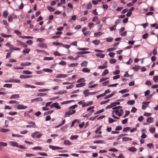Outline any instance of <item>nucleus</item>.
<instances>
[{"label":"nucleus","instance_id":"obj_28","mask_svg":"<svg viewBox=\"0 0 158 158\" xmlns=\"http://www.w3.org/2000/svg\"><path fill=\"white\" fill-rule=\"evenodd\" d=\"M100 41L99 40H95L93 41L92 43L95 45H98L100 43Z\"/></svg>","mask_w":158,"mask_h":158},{"label":"nucleus","instance_id":"obj_8","mask_svg":"<svg viewBox=\"0 0 158 158\" xmlns=\"http://www.w3.org/2000/svg\"><path fill=\"white\" fill-rule=\"evenodd\" d=\"M49 147L54 150H56V149H63L62 148L58 147L57 146H55L52 145H50L49 146Z\"/></svg>","mask_w":158,"mask_h":158},{"label":"nucleus","instance_id":"obj_63","mask_svg":"<svg viewBox=\"0 0 158 158\" xmlns=\"http://www.w3.org/2000/svg\"><path fill=\"white\" fill-rule=\"evenodd\" d=\"M147 147L149 148H151L152 147H153V144L152 143H148L147 144Z\"/></svg>","mask_w":158,"mask_h":158},{"label":"nucleus","instance_id":"obj_59","mask_svg":"<svg viewBox=\"0 0 158 158\" xmlns=\"http://www.w3.org/2000/svg\"><path fill=\"white\" fill-rule=\"evenodd\" d=\"M150 131L152 133H154L155 131V128L152 127L150 129Z\"/></svg>","mask_w":158,"mask_h":158},{"label":"nucleus","instance_id":"obj_20","mask_svg":"<svg viewBox=\"0 0 158 158\" xmlns=\"http://www.w3.org/2000/svg\"><path fill=\"white\" fill-rule=\"evenodd\" d=\"M88 62L86 61H84L81 64V65L83 67H86L87 65Z\"/></svg>","mask_w":158,"mask_h":158},{"label":"nucleus","instance_id":"obj_25","mask_svg":"<svg viewBox=\"0 0 158 158\" xmlns=\"http://www.w3.org/2000/svg\"><path fill=\"white\" fill-rule=\"evenodd\" d=\"M23 73L25 74H31L32 73L29 70H23Z\"/></svg>","mask_w":158,"mask_h":158},{"label":"nucleus","instance_id":"obj_4","mask_svg":"<svg viewBox=\"0 0 158 158\" xmlns=\"http://www.w3.org/2000/svg\"><path fill=\"white\" fill-rule=\"evenodd\" d=\"M17 43H18V45H21L22 46L23 48H26L27 47V45L25 44L22 41H20L19 40L16 41Z\"/></svg>","mask_w":158,"mask_h":158},{"label":"nucleus","instance_id":"obj_57","mask_svg":"<svg viewBox=\"0 0 158 158\" xmlns=\"http://www.w3.org/2000/svg\"><path fill=\"white\" fill-rule=\"evenodd\" d=\"M92 5L91 3L89 2L88 3L87 8L88 9H91L92 7Z\"/></svg>","mask_w":158,"mask_h":158},{"label":"nucleus","instance_id":"obj_31","mask_svg":"<svg viewBox=\"0 0 158 158\" xmlns=\"http://www.w3.org/2000/svg\"><path fill=\"white\" fill-rule=\"evenodd\" d=\"M47 8L50 12H53L55 11V9L51 6H48Z\"/></svg>","mask_w":158,"mask_h":158},{"label":"nucleus","instance_id":"obj_2","mask_svg":"<svg viewBox=\"0 0 158 158\" xmlns=\"http://www.w3.org/2000/svg\"><path fill=\"white\" fill-rule=\"evenodd\" d=\"M76 112L75 110H71L69 111L66 112L64 117H69L70 115L74 114Z\"/></svg>","mask_w":158,"mask_h":158},{"label":"nucleus","instance_id":"obj_37","mask_svg":"<svg viewBox=\"0 0 158 158\" xmlns=\"http://www.w3.org/2000/svg\"><path fill=\"white\" fill-rule=\"evenodd\" d=\"M6 45L8 46L10 48V50L12 51V48H13V46L12 45L9 43H7L6 44Z\"/></svg>","mask_w":158,"mask_h":158},{"label":"nucleus","instance_id":"obj_58","mask_svg":"<svg viewBox=\"0 0 158 158\" xmlns=\"http://www.w3.org/2000/svg\"><path fill=\"white\" fill-rule=\"evenodd\" d=\"M9 103L10 104L16 103V104H18L19 103V102H17L16 101H13V100L10 101H9Z\"/></svg>","mask_w":158,"mask_h":158},{"label":"nucleus","instance_id":"obj_22","mask_svg":"<svg viewBox=\"0 0 158 158\" xmlns=\"http://www.w3.org/2000/svg\"><path fill=\"white\" fill-rule=\"evenodd\" d=\"M135 101L134 100H128L127 102V104L129 105H133L135 104Z\"/></svg>","mask_w":158,"mask_h":158},{"label":"nucleus","instance_id":"obj_15","mask_svg":"<svg viewBox=\"0 0 158 158\" xmlns=\"http://www.w3.org/2000/svg\"><path fill=\"white\" fill-rule=\"evenodd\" d=\"M24 86L26 88H35L36 86L34 85H31L27 84H25L24 85Z\"/></svg>","mask_w":158,"mask_h":158},{"label":"nucleus","instance_id":"obj_35","mask_svg":"<svg viewBox=\"0 0 158 158\" xmlns=\"http://www.w3.org/2000/svg\"><path fill=\"white\" fill-rule=\"evenodd\" d=\"M132 139L131 138H129L127 137H124L123 138V141H127L131 140Z\"/></svg>","mask_w":158,"mask_h":158},{"label":"nucleus","instance_id":"obj_12","mask_svg":"<svg viewBox=\"0 0 158 158\" xmlns=\"http://www.w3.org/2000/svg\"><path fill=\"white\" fill-rule=\"evenodd\" d=\"M7 145V144L6 143L0 142V149H2L3 147H6Z\"/></svg>","mask_w":158,"mask_h":158},{"label":"nucleus","instance_id":"obj_32","mask_svg":"<svg viewBox=\"0 0 158 158\" xmlns=\"http://www.w3.org/2000/svg\"><path fill=\"white\" fill-rule=\"evenodd\" d=\"M12 84H6L4 85L3 87L8 88H11L12 87Z\"/></svg>","mask_w":158,"mask_h":158},{"label":"nucleus","instance_id":"obj_56","mask_svg":"<svg viewBox=\"0 0 158 158\" xmlns=\"http://www.w3.org/2000/svg\"><path fill=\"white\" fill-rule=\"evenodd\" d=\"M104 109H102L101 110H99L97 112L95 113L94 114V115H96L97 114H99V113H102L104 111Z\"/></svg>","mask_w":158,"mask_h":158},{"label":"nucleus","instance_id":"obj_52","mask_svg":"<svg viewBox=\"0 0 158 158\" xmlns=\"http://www.w3.org/2000/svg\"><path fill=\"white\" fill-rule=\"evenodd\" d=\"M53 44L56 46H59L60 45H62L63 44L61 43H58L54 42L53 43Z\"/></svg>","mask_w":158,"mask_h":158},{"label":"nucleus","instance_id":"obj_42","mask_svg":"<svg viewBox=\"0 0 158 158\" xmlns=\"http://www.w3.org/2000/svg\"><path fill=\"white\" fill-rule=\"evenodd\" d=\"M8 15V12L7 11L5 10L4 11L3 13V17L4 18H6Z\"/></svg>","mask_w":158,"mask_h":158},{"label":"nucleus","instance_id":"obj_43","mask_svg":"<svg viewBox=\"0 0 158 158\" xmlns=\"http://www.w3.org/2000/svg\"><path fill=\"white\" fill-rule=\"evenodd\" d=\"M53 59V58L52 57H44V60H49Z\"/></svg>","mask_w":158,"mask_h":158},{"label":"nucleus","instance_id":"obj_64","mask_svg":"<svg viewBox=\"0 0 158 158\" xmlns=\"http://www.w3.org/2000/svg\"><path fill=\"white\" fill-rule=\"evenodd\" d=\"M122 127L120 126H118L115 128V130L116 131H119L122 129Z\"/></svg>","mask_w":158,"mask_h":158},{"label":"nucleus","instance_id":"obj_51","mask_svg":"<svg viewBox=\"0 0 158 158\" xmlns=\"http://www.w3.org/2000/svg\"><path fill=\"white\" fill-rule=\"evenodd\" d=\"M85 81V80L84 78H81L77 81V83H80L81 82H84Z\"/></svg>","mask_w":158,"mask_h":158},{"label":"nucleus","instance_id":"obj_40","mask_svg":"<svg viewBox=\"0 0 158 158\" xmlns=\"http://www.w3.org/2000/svg\"><path fill=\"white\" fill-rule=\"evenodd\" d=\"M109 61L111 64H114L116 62L117 60L114 59H111Z\"/></svg>","mask_w":158,"mask_h":158},{"label":"nucleus","instance_id":"obj_6","mask_svg":"<svg viewBox=\"0 0 158 158\" xmlns=\"http://www.w3.org/2000/svg\"><path fill=\"white\" fill-rule=\"evenodd\" d=\"M68 75L65 74H58L56 76V78H65L68 76Z\"/></svg>","mask_w":158,"mask_h":158},{"label":"nucleus","instance_id":"obj_19","mask_svg":"<svg viewBox=\"0 0 158 158\" xmlns=\"http://www.w3.org/2000/svg\"><path fill=\"white\" fill-rule=\"evenodd\" d=\"M94 143H104L105 141L104 140H98L94 141Z\"/></svg>","mask_w":158,"mask_h":158},{"label":"nucleus","instance_id":"obj_60","mask_svg":"<svg viewBox=\"0 0 158 158\" xmlns=\"http://www.w3.org/2000/svg\"><path fill=\"white\" fill-rule=\"evenodd\" d=\"M130 113V112L128 110H126L125 112V115L123 117L125 118Z\"/></svg>","mask_w":158,"mask_h":158},{"label":"nucleus","instance_id":"obj_36","mask_svg":"<svg viewBox=\"0 0 158 158\" xmlns=\"http://www.w3.org/2000/svg\"><path fill=\"white\" fill-rule=\"evenodd\" d=\"M82 71L85 73H89L90 72V70L88 68H83Z\"/></svg>","mask_w":158,"mask_h":158},{"label":"nucleus","instance_id":"obj_55","mask_svg":"<svg viewBox=\"0 0 158 158\" xmlns=\"http://www.w3.org/2000/svg\"><path fill=\"white\" fill-rule=\"evenodd\" d=\"M130 129V127H127L124 128L123 130V131L124 132H127L128 130H129Z\"/></svg>","mask_w":158,"mask_h":158},{"label":"nucleus","instance_id":"obj_7","mask_svg":"<svg viewBox=\"0 0 158 158\" xmlns=\"http://www.w3.org/2000/svg\"><path fill=\"white\" fill-rule=\"evenodd\" d=\"M18 109H24L27 108V107L26 106H24L23 105H19L17 106V107H15Z\"/></svg>","mask_w":158,"mask_h":158},{"label":"nucleus","instance_id":"obj_62","mask_svg":"<svg viewBox=\"0 0 158 158\" xmlns=\"http://www.w3.org/2000/svg\"><path fill=\"white\" fill-rule=\"evenodd\" d=\"M148 34L147 33H145L143 35L142 38L143 39H146L148 37Z\"/></svg>","mask_w":158,"mask_h":158},{"label":"nucleus","instance_id":"obj_18","mask_svg":"<svg viewBox=\"0 0 158 158\" xmlns=\"http://www.w3.org/2000/svg\"><path fill=\"white\" fill-rule=\"evenodd\" d=\"M10 130L8 129L1 128L0 129V131L2 132L5 133L10 131Z\"/></svg>","mask_w":158,"mask_h":158},{"label":"nucleus","instance_id":"obj_30","mask_svg":"<svg viewBox=\"0 0 158 158\" xmlns=\"http://www.w3.org/2000/svg\"><path fill=\"white\" fill-rule=\"evenodd\" d=\"M128 150L131 152H136L137 150L136 148L134 147H131Z\"/></svg>","mask_w":158,"mask_h":158},{"label":"nucleus","instance_id":"obj_54","mask_svg":"<svg viewBox=\"0 0 158 158\" xmlns=\"http://www.w3.org/2000/svg\"><path fill=\"white\" fill-rule=\"evenodd\" d=\"M115 121H116V120H114L113 118H109L108 119V122L109 123H111Z\"/></svg>","mask_w":158,"mask_h":158},{"label":"nucleus","instance_id":"obj_39","mask_svg":"<svg viewBox=\"0 0 158 158\" xmlns=\"http://www.w3.org/2000/svg\"><path fill=\"white\" fill-rule=\"evenodd\" d=\"M20 37L23 38V39H33V37L32 36H20Z\"/></svg>","mask_w":158,"mask_h":158},{"label":"nucleus","instance_id":"obj_17","mask_svg":"<svg viewBox=\"0 0 158 158\" xmlns=\"http://www.w3.org/2000/svg\"><path fill=\"white\" fill-rule=\"evenodd\" d=\"M10 145L13 147H17L18 146V143L15 142L11 141L10 142Z\"/></svg>","mask_w":158,"mask_h":158},{"label":"nucleus","instance_id":"obj_21","mask_svg":"<svg viewBox=\"0 0 158 158\" xmlns=\"http://www.w3.org/2000/svg\"><path fill=\"white\" fill-rule=\"evenodd\" d=\"M89 53H90V52H89V51H82V52H78L76 53V54H82Z\"/></svg>","mask_w":158,"mask_h":158},{"label":"nucleus","instance_id":"obj_47","mask_svg":"<svg viewBox=\"0 0 158 158\" xmlns=\"http://www.w3.org/2000/svg\"><path fill=\"white\" fill-rule=\"evenodd\" d=\"M38 154L40 156H48V154L44 152H39L38 153Z\"/></svg>","mask_w":158,"mask_h":158},{"label":"nucleus","instance_id":"obj_44","mask_svg":"<svg viewBox=\"0 0 158 158\" xmlns=\"http://www.w3.org/2000/svg\"><path fill=\"white\" fill-rule=\"evenodd\" d=\"M102 34V33L101 32L95 33L94 34V36H100Z\"/></svg>","mask_w":158,"mask_h":158},{"label":"nucleus","instance_id":"obj_24","mask_svg":"<svg viewBox=\"0 0 158 158\" xmlns=\"http://www.w3.org/2000/svg\"><path fill=\"white\" fill-rule=\"evenodd\" d=\"M0 35L3 37L7 38L12 37V35H6L3 33H1L0 34Z\"/></svg>","mask_w":158,"mask_h":158},{"label":"nucleus","instance_id":"obj_29","mask_svg":"<svg viewBox=\"0 0 158 158\" xmlns=\"http://www.w3.org/2000/svg\"><path fill=\"white\" fill-rule=\"evenodd\" d=\"M65 145H69L71 144V142L68 140H65L64 142Z\"/></svg>","mask_w":158,"mask_h":158},{"label":"nucleus","instance_id":"obj_49","mask_svg":"<svg viewBox=\"0 0 158 158\" xmlns=\"http://www.w3.org/2000/svg\"><path fill=\"white\" fill-rule=\"evenodd\" d=\"M32 149L33 150H41L42 149V148L41 147L37 146V147H35L33 148Z\"/></svg>","mask_w":158,"mask_h":158},{"label":"nucleus","instance_id":"obj_16","mask_svg":"<svg viewBox=\"0 0 158 158\" xmlns=\"http://www.w3.org/2000/svg\"><path fill=\"white\" fill-rule=\"evenodd\" d=\"M85 83H82L80 84H77L76 85V87L78 88V87H82L84 86H85Z\"/></svg>","mask_w":158,"mask_h":158},{"label":"nucleus","instance_id":"obj_38","mask_svg":"<svg viewBox=\"0 0 158 158\" xmlns=\"http://www.w3.org/2000/svg\"><path fill=\"white\" fill-rule=\"evenodd\" d=\"M43 70L44 72H48V73H52V70L50 69H43Z\"/></svg>","mask_w":158,"mask_h":158},{"label":"nucleus","instance_id":"obj_53","mask_svg":"<svg viewBox=\"0 0 158 158\" xmlns=\"http://www.w3.org/2000/svg\"><path fill=\"white\" fill-rule=\"evenodd\" d=\"M153 80L155 82H157L158 81V76H155L153 77Z\"/></svg>","mask_w":158,"mask_h":158},{"label":"nucleus","instance_id":"obj_23","mask_svg":"<svg viewBox=\"0 0 158 158\" xmlns=\"http://www.w3.org/2000/svg\"><path fill=\"white\" fill-rule=\"evenodd\" d=\"M19 98V96L18 94H15L12 95L10 98V99L13 98L16 99Z\"/></svg>","mask_w":158,"mask_h":158},{"label":"nucleus","instance_id":"obj_41","mask_svg":"<svg viewBox=\"0 0 158 158\" xmlns=\"http://www.w3.org/2000/svg\"><path fill=\"white\" fill-rule=\"evenodd\" d=\"M109 73V71L107 69L105 70L102 73V76H105Z\"/></svg>","mask_w":158,"mask_h":158},{"label":"nucleus","instance_id":"obj_5","mask_svg":"<svg viewBox=\"0 0 158 158\" xmlns=\"http://www.w3.org/2000/svg\"><path fill=\"white\" fill-rule=\"evenodd\" d=\"M116 114L119 116H121L123 113V109H120L119 111L118 110L115 111Z\"/></svg>","mask_w":158,"mask_h":158},{"label":"nucleus","instance_id":"obj_13","mask_svg":"<svg viewBox=\"0 0 158 158\" xmlns=\"http://www.w3.org/2000/svg\"><path fill=\"white\" fill-rule=\"evenodd\" d=\"M88 90H85L84 91L83 94L85 95V97L87 96L90 94H93L94 93H91L88 92Z\"/></svg>","mask_w":158,"mask_h":158},{"label":"nucleus","instance_id":"obj_27","mask_svg":"<svg viewBox=\"0 0 158 158\" xmlns=\"http://www.w3.org/2000/svg\"><path fill=\"white\" fill-rule=\"evenodd\" d=\"M96 56H97L99 57L100 58H103L105 56V55L101 53H98L96 54Z\"/></svg>","mask_w":158,"mask_h":158},{"label":"nucleus","instance_id":"obj_11","mask_svg":"<svg viewBox=\"0 0 158 158\" xmlns=\"http://www.w3.org/2000/svg\"><path fill=\"white\" fill-rule=\"evenodd\" d=\"M116 93V91H114L112 92L111 94L108 95V96H106L104 98V99H106L107 98H111L113 96V95L115 94Z\"/></svg>","mask_w":158,"mask_h":158},{"label":"nucleus","instance_id":"obj_46","mask_svg":"<svg viewBox=\"0 0 158 158\" xmlns=\"http://www.w3.org/2000/svg\"><path fill=\"white\" fill-rule=\"evenodd\" d=\"M78 64V63H72V64H70L69 65V66L70 67H74L77 66Z\"/></svg>","mask_w":158,"mask_h":158},{"label":"nucleus","instance_id":"obj_10","mask_svg":"<svg viewBox=\"0 0 158 158\" xmlns=\"http://www.w3.org/2000/svg\"><path fill=\"white\" fill-rule=\"evenodd\" d=\"M42 101H43V99L41 97H39V98H35L32 99L31 100V102H32L34 101L41 102Z\"/></svg>","mask_w":158,"mask_h":158},{"label":"nucleus","instance_id":"obj_61","mask_svg":"<svg viewBox=\"0 0 158 158\" xmlns=\"http://www.w3.org/2000/svg\"><path fill=\"white\" fill-rule=\"evenodd\" d=\"M116 48H109L107 49V51L108 52L113 51L116 50Z\"/></svg>","mask_w":158,"mask_h":158},{"label":"nucleus","instance_id":"obj_9","mask_svg":"<svg viewBox=\"0 0 158 158\" xmlns=\"http://www.w3.org/2000/svg\"><path fill=\"white\" fill-rule=\"evenodd\" d=\"M32 77V76L31 75H21L20 77V78L21 79H25L31 78Z\"/></svg>","mask_w":158,"mask_h":158},{"label":"nucleus","instance_id":"obj_34","mask_svg":"<svg viewBox=\"0 0 158 158\" xmlns=\"http://www.w3.org/2000/svg\"><path fill=\"white\" fill-rule=\"evenodd\" d=\"M129 91V90L127 89H125L122 90H120L119 91V93H121L122 94L128 92Z\"/></svg>","mask_w":158,"mask_h":158},{"label":"nucleus","instance_id":"obj_45","mask_svg":"<svg viewBox=\"0 0 158 158\" xmlns=\"http://www.w3.org/2000/svg\"><path fill=\"white\" fill-rule=\"evenodd\" d=\"M30 50L29 48H26L23 50V52L24 53H28L30 51Z\"/></svg>","mask_w":158,"mask_h":158},{"label":"nucleus","instance_id":"obj_48","mask_svg":"<svg viewBox=\"0 0 158 158\" xmlns=\"http://www.w3.org/2000/svg\"><path fill=\"white\" fill-rule=\"evenodd\" d=\"M139 67L138 66L136 65L135 66H133L132 67V69L135 71H137L139 69Z\"/></svg>","mask_w":158,"mask_h":158},{"label":"nucleus","instance_id":"obj_50","mask_svg":"<svg viewBox=\"0 0 158 158\" xmlns=\"http://www.w3.org/2000/svg\"><path fill=\"white\" fill-rule=\"evenodd\" d=\"M109 78V77L106 78L103 77L99 81V82H102L104 81L107 80Z\"/></svg>","mask_w":158,"mask_h":158},{"label":"nucleus","instance_id":"obj_26","mask_svg":"<svg viewBox=\"0 0 158 158\" xmlns=\"http://www.w3.org/2000/svg\"><path fill=\"white\" fill-rule=\"evenodd\" d=\"M153 121V119L152 117H148L147 119V122L148 123H152Z\"/></svg>","mask_w":158,"mask_h":158},{"label":"nucleus","instance_id":"obj_1","mask_svg":"<svg viewBox=\"0 0 158 158\" xmlns=\"http://www.w3.org/2000/svg\"><path fill=\"white\" fill-rule=\"evenodd\" d=\"M39 132H35L32 135V136L33 138H40L41 137L42 134H39Z\"/></svg>","mask_w":158,"mask_h":158},{"label":"nucleus","instance_id":"obj_33","mask_svg":"<svg viewBox=\"0 0 158 158\" xmlns=\"http://www.w3.org/2000/svg\"><path fill=\"white\" fill-rule=\"evenodd\" d=\"M116 25H113L112 27H110L109 28V29L110 31H112L113 30H115L116 29Z\"/></svg>","mask_w":158,"mask_h":158},{"label":"nucleus","instance_id":"obj_3","mask_svg":"<svg viewBox=\"0 0 158 158\" xmlns=\"http://www.w3.org/2000/svg\"><path fill=\"white\" fill-rule=\"evenodd\" d=\"M51 108H53L55 107L56 108L60 109L61 108V107L59 105V104L57 102H55L51 104L50 106Z\"/></svg>","mask_w":158,"mask_h":158},{"label":"nucleus","instance_id":"obj_14","mask_svg":"<svg viewBox=\"0 0 158 158\" xmlns=\"http://www.w3.org/2000/svg\"><path fill=\"white\" fill-rule=\"evenodd\" d=\"M38 46L40 48H47V47L46 44L45 43H41L38 44Z\"/></svg>","mask_w":158,"mask_h":158}]
</instances>
